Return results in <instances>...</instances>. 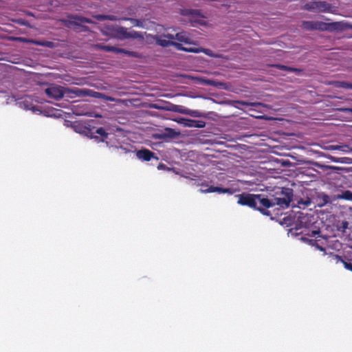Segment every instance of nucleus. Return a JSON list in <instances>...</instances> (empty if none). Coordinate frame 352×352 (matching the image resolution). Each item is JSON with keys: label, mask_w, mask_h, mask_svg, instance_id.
<instances>
[{"label": "nucleus", "mask_w": 352, "mask_h": 352, "mask_svg": "<svg viewBox=\"0 0 352 352\" xmlns=\"http://www.w3.org/2000/svg\"><path fill=\"white\" fill-rule=\"evenodd\" d=\"M67 17V19H63L60 21L66 28L73 29L76 31H78V29H80L82 31L87 32L89 30V28L81 23H94L90 19L77 14H68Z\"/></svg>", "instance_id": "f257e3e1"}, {"label": "nucleus", "mask_w": 352, "mask_h": 352, "mask_svg": "<svg viewBox=\"0 0 352 352\" xmlns=\"http://www.w3.org/2000/svg\"><path fill=\"white\" fill-rule=\"evenodd\" d=\"M154 107L157 109L180 113L196 118H200L203 116V113L197 111L184 109L181 106H178L170 102H164L162 105L160 106L158 104H155Z\"/></svg>", "instance_id": "f03ea898"}, {"label": "nucleus", "mask_w": 352, "mask_h": 352, "mask_svg": "<svg viewBox=\"0 0 352 352\" xmlns=\"http://www.w3.org/2000/svg\"><path fill=\"white\" fill-rule=\"evenodd\" d=\"M67 89L60 85H53L45 89V93L49 98L59 100L65 94H67Z\"/></svg>", "instance_id": "7ed1b4c3"}, {"label": "nucleus", "mask_w": 352, "mask_h": 352, "mask_svg": "<svg viewBox=\"0 0 352 352\" xmlns=\"http://www.w3.org/2000/svg\"><path fill=\"white\" fill-rule=\"evenodd\" d=\"M106 29L107 32H104V34L118 39H125L126 28L118 25H111L106 26Z\"/></svg>", "instance_id": "20e7f679"}, {"label": "nucleus", "mask_w": 352, "mask_h": 352, "mask_svg": "<svg viewBox=\"0 0 352 352\" xmlns=\"http://www.w3.org/2000/svg\"><path fill=\"white\" fill-rule=\"evenodd\" d=\"M238 204L243 206H248L254 209L257 208L256 202V195L249 193H242L237 195Z\"/></svg>", "instance_id": "39448f33"}, {"label": "nucleus", "mask_w": 352, "mask_h": 352, "mask_svg": "<svg viewBox=\"0 0 352 352\" xmlns=\"http://www.w3.org/2000/svg\"><path fill=\"white\" fill-rule=\"evenodd\" d=\"M8 39V41H20V42L26 43H32V44H35L36 45L44 46V47H50V48L53 47L54 45V43L51 42V41L41 42V41L30 39V38H23V37L9 36Z\"/></svg>", "instance_id": "423d86ee"}, {"label": "nucleus", "mask_w": 352, "mask_h": 352, "mask_svg": "<svg viewBox=\"0 0 352 352\" xmlns=\"http://www.w3.org/2000/svg\"><path fill=\"white\" fill-rule=\"evenodd\" d=\"M311 245H315V246H316V248L318 250H320V251L324 252V255H325V254H329L330 256H332V258H333V259H335V260L336 261V262L341 261V262L343 263V265H344V267H345L346 269H347V270H350V271H351V272H352V263H351V262H346V261H344L341 258V256H338V255H337V254H334L333 252H329H329H327L326 251V249H325V248H322V246H320V245H319V243H311Z\"/></svg>", "instance_id": "0eeeda50"}, {"label": "nucleus", "mask_w": 352, "mask_h": 352, "mask_svg": "<svg viewBox=\"0 0 352 352\" xmlns=\"http://www.w3.org/2000/svg\"><path fill=\"white\" fill-rule=\"evenodd\" d=\"M189 78H191L192 80L199 82L204 85H210L225 89H228L227 84L223 82H218L213 80L206 79L201 77L189 76Z\"/></svg>", "instance_id": "6e6552de"}, {"label": "nucleus", "mask_w": 352, "mask_h": 352, "mask_svg": "<svg viewBox=\"0 0 352 352\" xmlns=\"http://www.w3.org/2000/svg\"><path fill=\"white\" fill-rule=\"evenodd\" d=\"M325 23L320 21H302L301 27L306 30H323Z\"/></svg>", "instance_id": "1a4fd4ad"}, {"label": "nucleus", "mask_w": 352, "mask_h": 352, "mask_svg": "<svg viewBox=\"0 0 352 352\" xmlns=\"http://www.w3.org/2000/svg\"><path fill=\"white\" fill-rule=\"evenodd\" d=\"M177 122L182 124L184 126L188 127L204 128L206 126V122L202 120L180 118Z\"/></svg>", "instance_id": "9d476101"}, {"label": "nucleus", "mask_w": 352, "mask_h": 352, "mask_svg": "<svg viewBox=\"0 0 352 352\" xmlns=\"http://www.w3.org/2000/svg\"><path fill=\"white\" fill-rule=\"evenodd\" d=\"M323 30L328 31H334V30H344L346 28H350L352 29V25H349L346 23H343L342 22H333V23H325V25Z\"/></svg>", "instance_id": "9b49d317"}, {"label": "nucleus", "mask_w": 352, "mask_h": 352, "mask_svg": "<svg viewBox=\"0 0 352 352\" xmlns=\"http://www.w3.org/2000/svg\"><path fill=\"white\" fill-rule=\"evenodd\" d=\"M154 153L148 149H141L136 153L137 157L144 161H149L152 157H154Z\"/></svg>", "instance_id": "f8f14e48"}, {"label": "nucleus", "mask_w": 352, "mask_h": 352, "mask_svg": "<svg viewBox=\"0 0 352 352\" xmlns=\"http://www.w3.org/2000/svg\"><path fill=\"white\" fill-rule=\"evenodd\" d=\"M258 201L260 204L265 208H268L273 206L272 199L264 197L262 195H256V202Z\"/></svg>", "instance_id": "ddd939ff"}, {"label": "nucleus", "mask_w": 352, "mask_h": 352, "mask_svg": "<svg viewBox=\"0 0 352 352\" xmlns=\"http://www.w3.org/2000/svg\"><path fill=\"white\" fill-rule=\"evenodd\" d=\"M273 206L275 205H278L282 208H287L289 206V200L288 198L284 197H275L272 199Z\"/></svg>", "instance_id": "4468645a"}, {"label": "nucleus", "mask_w": 352, "mask_h": 352, "mask_svg": "<svg viewBox=\"0 0 352 352\" xmlns=\"http://www.w3.org/2000/svg\"><path fill=\"white\" fill-rule=\"evenodd\" d=\"M175 39L177 40L178 41L184 42V43H188V44L192 43L190 38L189 37L188 33H187L186 32H184V31L177 33L175 34Z\"/></svg>", "instance_id": "2eb2a0df"}, {"label": "nucleus", "mask_w": 352, "mask_h": 352, "mask_svg": "<svg viewBox=\"0 0 352 352\" xmlns=\"http://www.w3.org/2000/svg\"><path fill=\"white\" fill-rule=\"evenodd\" d=\"M328 85H333L336 87L344 88V89H352V83L348 82L346 81H329Z\"/></svg>", "instance_id": "dca6fc26"}, {"label": "nucleus", "mask_w": 352, "mask_h": 352, "mask_svg": "<svg viewBox=\"0 0 352 352\" xmlns=\"http://www.w3.org/2000/svg\"><path fill=\"white\" fill-rule=\"evenodd\" d=\"M67 94H74L77 96H89V89H80L78 88L75 89H67Z\"/></svg>", "instance_id": "f3484780"}, {"label": "nucleus", "mask_w": 352, "mask_h": 352, "mask_svg": "<svg viewBox=\"0 0 352 352\" xmlns=\"http://www.w3.org/2000/svg\"><path fill=\"white\" fill-rule=\"evenodd\" d=\"M324 156L334 162H340V163H342V164H352V159L349 158V157L338 158V157H335L331 155H327V154H325Z\"/></svg>", "instance_id": "a211bd4d"}, {"label": "nucleus", "mask_w": 352, "mask_h": 352, "mask_svg": "<svg viewBox=\"0 0 352 352\" xmlns=\"http://www.w3.org/2000/svg\"><path fill=\"white\" fill-rule=\"evenodd\" d=\"M180 14L183 16H203L201 14V11L199 10H193V9H182L180 10Z\"/></svg>", "instance_id": "6ab92c4d"}, {"label": "nucleus", "mask_w": 352, "mask_h": 352, "mask_svg": "<svg viewBox=\"0 0 352 352\" xmlns=\"http://www.w3.org/2000/svg\"><path fill=\"white\" fill-rule=\"evenodd\" d=\"M310 217L308 214H304L302 212H299L297 213V219L298 221L302 226H306L307 224L310 221Z\"/></svg>", "instance_id": "aec40b11"}, {"label": "nucleus", "mask_w": 352, "mask_h": 352, "mask_svg": "<svg viewBox=\"0 0 352 352\" xmlns=\"http://www.w3.org/2000/svg\"><path fill=\"white\" fill-rule=\"evenodd\" d=\"M166 138H176L180 135L179 131H175L171 128H166L164 132Z\"/></svg>", "instance_id": "412c9836"}, {"label": "nucleus", "mask_w": 352, "mask_h": 352, "mask_svg": "<svg viewBox=\"0 0 352 352\" xmlns=\"http://www.w3.org/2000/svg\"><path fill=\"white\" fill-rule=\"evenodd\" d=\"M71 127L76 132L80 134L85 133L87 126H84L82 123L75 122L71 124Z\"/></svg>", "instance_id": "4be33fe9"}, {"label": "nucleus", "mask_w": 352, "mask_h": 352, "mask_svg": "<svg viewBox=\"0 0 352 352\" xmlns=\"http://www.w3.org/2000/svg\"><path fill=\"white\" fill-rule=\"evenodd\" d=\"M280 195H283L284 198H288L289 200V203L293 200V190L289 188H283L280 192Z\"/></svg>", "instance_id": "5701e85b"}, {"label": "nucleus", "mask_w": 352, "mask_h": 352, "mask_svg": "<svg viewBox=\"0 0 352 352\" xmlns=\"http://www.w3.org/2000/svg\"><path fill=\"white\" fill-rule=\"evenodd\" d=\"M273 67H274L278 69L283 70V71L294 72L296 73H300L302 72V70L300 69L294 68V67H288V66L280 65V64L274 65Z\"/></svg>", "instance_id": "b1692460"}, {"label": "nucleus", "mask_w": 352, "mask_h": 352, "mask_svg": "<svg viewBox=\"0 0 352 352\" xmlns=\"http://www.w3.org/2000/svg\"><path fill=\"white\" fill-rule=\"evenodd\" d=\"M316 10L320 12H324L329 9L330 6L325 1H316Z\"/></svg>", "instance_id": "393cba45"}, {"label": "nucleus", "mask_w": 352, "mask_h": 352, "mask_svg": "<svg viewBox=\"0 0 352 352\" xmlns=\"http://www.w3.org/2000/svg\"><path fill=\"white\" fill-rule=\"evenodd\" d=\"M125 38H136L140 40H144V36L142 34L138 32H126Z\"/></svg>", "instance_id": "a878e982"}, {"label": "nucleus", "mask_w": 352, "mask_h": 352, "mask_svg": "<svg viewBox=\"0 0 352 352\" xmlns=\"http://www.w3.org/2000/svg\"><path fill=\"white\" fill-rule=\"evenodd\" d=\"M325 150H340L342 151H346V148H349V146L346 144L344 145H328L324 147Z\"/></svg>", "instance_id": "bb28decb"}, {"label": "nucleus", "mask_w": 352, "mask_h": 352, "mask_svg": "<svg viewBox=\"0 0 352 352\" xmlns=\"http://www.w3.org/2000/svg\"><path fill=\"white\" fill-rule=\"evenodd\" d=\"M335 198L337 199L352 200V192L350 190H345L342 193L336 195Z\"/></svg>", "instance_id": "cd10ccee"}, {"label": "nucleus", "mask_w": 352, "mask_h": 352, "mask_svg": "<svg viewBox=\"0 0 352 352\" xmlns=\"http://www.w3.org/2000/svg\"><path fill=\"white\" fill-rule=\"evenodd\" d=\"M318 198L320 199V203H318V206L320 207H322L327 204L331 203V199L329 195L326 194H321Z\"/></svg>", "instance_id": "c85d7f7f"}, {"label": "nucleus", "mask_w": 352, "mask_h": 352, "mask_svg": "<svg viewBox=\"0 0 352 352\" xmlns=\"http://www.w3.org/2000/svg\"><path fill=\"white\" fill-rule=\"evenodd\" d=\"M237 102L242 105H245V106H251V107H255L262 106V107H268L267 104H265L261 102H245V101H238Z\"/></svg>", "instance_id": "c756f323"}, {"label": "nucleus", "mask_w": 352, "mask_h": 352, "mask_svg": "<svg viewBox=\"0 0 352 352\" xmlns=\"http://www.w3.org/2000/svg\"><path fill=\"white\" fill-rule=\"evenodd\" d=\"M200 50H201V52H204L210 57L222 58V56H223L222 54L213 53L212 51L209 49H205V48L200 47Z\"/></svg>", "instance_id": "7c9ffc66"}, {"label": "nucleus", "mask_w": 352, "mask_h": 352, "mask_svg": "<svg viewBox=\"0 0 352 352\" xmlns=\"http://www.w3.org/2000/svg\"><path fill=\"white\" fill-rule=\"evenodd\" d=\"M96 133L102 137V139L98 140L100 142H104V139H107L108 138L109 134L105 131V130L102 127L98 128Z\"/></svg>", "instance_id": "2f4dec72"}, {"label": "nucleus", "mask_w": 352, "mask_h": 352, "mask_svg": "<svg viewBox=\"0 0 352 352\" xmlns=\"http://www.w3.org/2000/svg\"><path fill=\"white\" fill-rule=\"evenodd\" d=\"M173 41H168L166 39L157 38L156 43L162 47L171 46Z\"/></svg>", "instance_id": "473e14b6"}, {"label": "nucleus", "mask_w": 352, "mask_h": 352, "mask_svg": "<svg viewBox=\"0 0 352 352\" xmlns=\"http://www.w3.org/2000/svg\"><path fill=\"white\" fill-rule=\"evenodd\" d=\"M316 1L309 2L304 5L302 8L309 11H315L316 10Z\"/></svg>", "instance_id": "72a5a7b5"}, {"label": "nucleus", "mask_w": 352, "mask_h": 352, "mask_svg": "<svg viewBox=\"0 0 352 352\" xmlns=\"http://www.w3.org/2000/svg\"><path fill=\"white\" fill-rule=\"evenodd\" d=\"M222 191H223V188L215 187V186H212L209 187L206 190H202V192H219V193H222Z\"/></svg>", "instance_id": "f704fd0d"}, {"label": "nucleus", "mask_w": 352, "mask_h": 352, "mask_svg": "<svg viewBox=\"0 0 352 352\" xmlns=\"http://www.w3.org/2000/svg\"><path fill=\"white\" fill-rule=\"evenodd\" d=\"M124 20H127L131 21L135 25L139 26V27H143V22L139 19H133V18H123Z\"/></svg>", "instance_id": "c9c22d12"}, {"label": "nucleus", "mask_w": 352, "mask_h": 352, "mask_svg": "<svg viewBox=\"0 0 352 352\" xmlns=\"http://www.w3.org/2000/svg\"><path fill=\"white\" fill-rule=\"evenodd\" d=\"M82 135L91 139L99 140V138L98 136L94 135L93 133L91 132V130L89 127L86 128L85 133H83Z\"/></svg>", "instance_id": "e433bc0d"}, {"label": "nucleus", "mask_w": 352, "mask_h": 352, "mask_svg": "<svg viewBox=\"0 0 352 352\" xmlns=\"http://www.w3.org/2000/svg\"><path fill=\"white\" fill-rule=\"evenodd\" d=\"M119 50H123V52H118V53L125 54L127 56H131V57H138L139 56L138 54L135 52L128 51V50L122 49V48H119Z\"/></svg>", "instance_id": "4c0bfd02"}, {"label": "nucleus", "mask_w": 352, "mask_h": 352, "mask_svg": "<svg viewBox=\"0 0 352 352\" xmlns=\"http://www.w3.org/2000/svg\"><path fill=\"white\" fill-rule=\"evenodd\" d=\"M104 51L106 52H115L118 53V52H123V50H119L118 47H114V46H109L106 45L104 48Z\"/></svg>", "instance_id": "58836bf2"}, {"label": "nucleus", "mask_w": 352, "mask_h": 352, "mask_svg": "<svg viewBox=\"0 0 352 352\" xmlns=\"http://www.w3.org/2000/svg\"><path fill=\"white\" fill-rule=\"evenodd\" d=\"M190 22L192 25H195V24H199L200 25H206V22L201 19H190Z\"/></svg>", "instance_id": "ea45409f"}, {"label": "nucleus", "mask_w": 352, "mask_h": 352, "mask_svg": "<svg viewBox=\"0 0 352 352\" xmlns=\"http://www.w3.org/2000/svg\"><path fill=\"white\" fill-rule=\"evenodd\" d=\"M258 211H260L263 214L266 216H270L271 214L270 212L265 208H263L261 206H257V208L256 209Z\"/></svg>", "instance_id": "a19ab883"}, {"label": "nucleus", "mask_w": 352, "mask_h": 352, "mask_svg": "<svg viewBox=\"0 0 352 352\" xmlns=\"http://www.w3.org/2000/svg\"><path fill=\"white\" fill-rule=\"evenodd\" d=\"M89 96H91V97H94L96 98H98L99 96H103V94L100 93V92H96V91H94L92 90H89Z\"/></svg>", "instance_id": "79ce46f5"}, {"label": "nucleus", "mask_w": 352, "mask_h": 352, "mask_svg": "<svg viewBox=\"0 0 352 352\" xmlns=\"http://www.w3.org/2000/svg\"><path fill=\"white\" fill-rule=\"evenodd\" d=\"M326 170H343L341 167L333 166H322Z\"/></svg>", "instance_id": "37998d69"}, {"label": "nucleus", "mask_w": 352, "mask_h": 352, "mask_svg": "<svg viewBox=\"0 0 352 352\" xmlns=\"http://www.w3.org/2000/svg\"><path fill=\"white\" fill-rule=\"evenodd\" d=\"M171 46L175 47L176 49H177L179 50H184V47H183V45L181 43H177V42H175V41L172 42Z\"/></svg>", "instance_id": "c03bdc74"}, {"label": "nucleus", "mask_w": 352, "mask_h": 352, "mask_svg": "<svg viewBox=\"0 0 352 352\" xmlns=\"http://www.w3.org/2000/svg\"><path fill=\"white\" fill-rule=\"evenodd\" d=\"M94 17L98 21L106 20V15H104V14H98V15L94 16Z\"/></svg>", "instance_id": "a18cd8bd"}, {"label": "nucleus", "mask_w": 352, "mask_h": 352, "mask_svg": "<svg viewBox=\"0 0 352 352\" xmlns=\"http://www.w3.org/2000/svg\"><path fill=\"white\" fill-rule=\"evenodd\" d=\"M153 137H154L155 138H156V139H159V140H162V139H165V138H166V137H165V135H164V132H163V133H159V134H155V135H153Z\"/></svg>", "instance_id": "49530a36"}, {"label": "nucleus", "mask_w": 352, "mask_h": 352, "mask_svg": "<svg viewBox=\"0 0 352 352\" xmlns=\"http://www.w3.org/2000/svg\"><path fill=\"white\" fill-rule=\"evenodd\" d=\"M201 50H200V47H198V48L190 47V48H188V52L199 53V52H201Z\"/></svg>", "instance_id": "de8ad7c7"}, {"label": "nucleus", "mask_w": 352, "mask_h": 352, "mask_svg": "<svg viewBox=\"0 0 352 352\" xmlns=\"http://www.w3.org/2000/svg\"><path fill=\"white\" fill-rule=\"evenodd\" d=\"M105 46L106 45H104L100 44V43H98V44L94 45V47L96 49L101 50H104V51Z\"/></svg>", "instance_id": "09e8293b"}, {"label": "nucleus", "mask_w": 352, "mask_h": 352, "mask_svg": "<svg viewBox=\"0 0 352 352\" xmlns=\"http://www.w3.org/2000/svg\"><path fill=\"white\" fill-rule=\"evenodd\" d=\"M18 23H19L21 25H25V26H30L28 21H25L24 19H19Z\"/></svg>", "instance_id": "8fccbe9b"}, {"label": "nucleus", "mask_w": 352, "mask_h": 352, "mask_svg": "<svg viewBox=\"0 0 352 352\" xmlns=\"http://www.w3.org/2000/svg\"><path fill=\"white\" fill-rule=\"evenodd\" d=\"M222 193L233 194L234 193V190L232 189H231V188H223Z\"/></svg>", "instance_id": "3c124183"}, {"label": "nucleus", "mask_w": 352, "mask_h": 352, "mask_svg": "<svg viewBox=\"0 0 352 352\" xmlns=\"http://www.w3.org/2000/svg\"><path fill=\"white\" fill-rule=\"evenodd\" d=\"M338 111L341 112H350L352 113V109L351 108H340L338 109Z\"/></svg>", "instance_id": "603ef678"}, {"label": "nucleus", "mask_w": 352, "mask_h": 352, "mask_svg": "<svg viewBox=\"0 0 352 352\" xmlns=\"http://www.w3.org/2000/svg\"><path fill=\"white\" fill-rule=\"evenodd\" d=\"M164 37H166L168 39H169L168 41H172L173 39H175V35H173V34H168L166 35H164Z\"/></svg>", "instance_id": "864d4df0"}, {"label": "nucleus", "mask_w": 352, "mask_h": 352, "mask_svg": "<svg viewBox=\"0 0 352 352\" xmlns=\"http://www.w3.org/2000/svg\"><path fill=\"white\" fill-rule=\"evenodd\" d=\"M106 20L115 21L116 17L113 15H106Z\"/></svg>", "instance_id": "5fc2aeb1"}, {"label": "nucleus", "mask_w": 352, "mask_h": 352, "mask_svg": "<svg viewBox=\"0 0 352 352\" xmlns=\"http://www.w3.org/2000/svg\"><path fill=\"white\" fill-rule=\"evenodd\" d=\"M320 230H314L311 232V234H307V235L310 236H314L316 234H318L320 233Z\"/></svg>", "instance_id": "6e6d98bb"}, {"label": "nucleus", "mask_w": 352, "mask_h": 352, "mask_svg": "<svg viewBox=\"0 0 352 352\" xmlns=\"http://www.w3.org/2000/svg\"><path fill=\"white\" fill-rule=\"evenodd\" d=\"M76 115L78 116H93L92 113H76Z\"/></svg>", "instance_id": "4d7b16f0"}, {"label": "nucleus", "mask_w": 352, "mask_h": 352, "mask_svg": "<svg viewBox=\"0 0 352 352\" xmlns=\"http://www.w3.org/2000/svg\"><path fill=\"white\" fill-rule=\"evenodd\" d=\"M104 100H107V101H114V98L111 97V96H106V97H104Z\"/></svg>", "instance_id": "13d9d810"}, {"label": "nucleus", "mask_w": 352, "mask_h": 352, "mask_svg": "<svg viewBox=\"0 0 352 352\" xmlns=\"http://www.w3.org/2000/svg\"><path fill=\"white\" fill-rule=\"evenodd\" d=\"M348 226V222L347 221H343L342 222V227L343 228H346Z\"/></svg>", "instance_id": "bf43d9fd"}, {"label": "nucleus", "mask_w": 352, "mask_h": 352, "mask_svg": "<svg viewBox=\"0 0 352 352\" xmlns=\"http://www.w3.org/2000/svg\"><path fill=\"white\" fill-rule=\"evenodd\" d=\"M94 117H95V118H101V117H102V116H101V115H100V114H95V115L94 116Z\"/></svg>", "instance_id": "052dcab7"}, {"label": "nucleus", "mask_w": 352, "mask_h": 352, "mask_svg": "<svg viewBox=\"0 0 352 352\" xmlns=\"http://www.w3.org/2000/svg\"><path fill=\"white\" fill-rule=\"evenodd\" d=\"M104 97H106V95L103 94V96H99L98 98H104Z\"/></svg>", "instance_id": "680f3d73"}, {"label": "nucleus", "mask_w": 352, "mask_h": 352, "mask_svg": "<svg viewBox=\"0 0 352 352\" xmlns=\"http://www.w3.org/2000/svg\"><path fill=\"white\" fill-rule=\"evenodd\" d=\"M188 48L184 47V50H182V51H185V52H188Z\"/></svg>", "instance_id": "e2e57ef3"}, {"label": "nucleus", "mask_w": 352, "mask_h": 352, "mask_svg": "<svg viewBox=\"0 0 352 352\" xmlns=\"http://www.w3.org/2000/svg\"><path fill=\"white\" fill-rule=\"evenodd\" d=\"M347 150H348V148H346V151H347ZM349 150L350 151H351V152H352V148H350L349 147Z\"/></svg>", "instance_id": "0e129e2a"}, {"label": "nucleus", "mask_w": 352, "mask_h": 352, "mask_svg": "<svg viewBox=\"0 0 352 352\" xmlns=\"http://www.w3.org/2000/svg\"><path fill=\"white\" fill-rule=\"evenodd\" d=\"M307 242L311 243V242H312V240H311V239H309V240L307 241Z\"/></svg>", "instance_id": "69168bd1"}, {"label": "nucleus", "mask_w": 352, "mask_h": 352, "mask_svg": "<svg viewBox=\"0 0 352 352\" xmlns=\"http://www.w3.org/2000/svg\"><path fill=\"white\" fill-rule=\"evenodd\" d=\"M349 247H350L351 248H352V245H350Z\"/></svg>", "instance_id": "338daca9"}]
</instances>
